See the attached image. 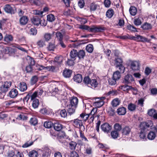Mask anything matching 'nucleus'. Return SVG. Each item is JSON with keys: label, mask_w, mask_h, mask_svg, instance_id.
Returning a JSON list of instances; mask_svg holds the SVG:
<instances>
[{"label": "nucleus", "mask_w": 157, "mask_h": 157, "mask_svg": "<svg viewBox=\"0 0 157 157\" xmlns=\"http://www.w3.org/2000/svg\"><path fill=\"white\" fill-rule=\"evenodd\" d=\"M131 39L134 40L143 42H150L151 40V39H148L146 37L140 35H136V36H132L131 37Z\"/></svg>", "instance_id": "1"}, {"label": "nucleus", "mask_w": 157, "mask_h": 157, "mask_svg": "<svg viewBox=\"0 0 157 157\" xmlns=\"http://www.w3.org/2000/svg\"><path fill=\"white\" fill-rule=\"evenodd\" d=\"M128 66L133 71H137L140 69V64L138 62L136 61H130Z\"/></svg>", "instance_id": "2"}, {"label": "nucleus", "mask_w": 157, "mask_h": 157, "mask_svg": "<svg viewBox=\"0 0 157 157\" xmlns=\"http://www.w3.org/2000/svg\"><path fill=\"white\" fill-rule=\"evenodd\" d=\"M82 121V120H79L78 119H75L74 120L73 124L75 127L79 128L80 130L84 131L85 127L83 125Z\"/></svg>", "instance_id": "3"}, {"label": "nucleus", "mask_w": 157, "mask_h": 157, "mask_svg": "<svg viewBox=\"0 0 157 157\" xmlns=\"http://www.w3.org/2000/svg\"><path fill=\"white\" fill-rule=\"evenodd\" d=\"M105 30V28L104 27L93 25L91 26L90 32L94 33L102 32Z\"/></svg>", "instance_id": "4"}, {"label": "nucleus", "mask_w": 157, "mask_h": 157, "mask_svg": "<svg viewBox=\"0 0 157 157\" xmlns=\"http://www.w3.org/2000/svg\"><path fill=\"white\" fill-rule=\"evenodd\" d=\"M11 85V82L10 81L6 82L1 87L0 90L2 93H6L7 92Z\"/></svg>", "instance_id": "5"}, {"label": "nucleus", "mask_w": 157, "mask_h": 157, "mask_svg": "<svg viewBox=\"0 0 157 157\" xmlns=\"http://www.w3.org/2000/svg\"><path fill=\"white\" fill-rule=\"evenodd\" d=\"M152 125V121H148L147 122H141L140 127V129H143L145 130L147 128L151 127Z\"/></svg>", "instance_id": "6"}, {"label": "nucleus", "mask_w": 157, "mask_h": 157, "mask_svg": "<svg viewBox=\"0 0 157 157\" xmlns=\"http://www.w3.org/2000/svg\"><path fill=\"white\" fill-rule=\"evenodd\" d=\"M101 128L102 131L107 133H109L112 129V126L107 123H105L102 124Z\"/></svg>", "instance_id": "7"}, {"label": "nucleus", "mask_w": 157, "mask_h": 157, "mask_svg": "<svg viewBox=\"0 0 157 157\" xmlns=\"http://www.w3.org/2000/svg\"><path fill=\"white\" fill-rule=\"evenodd\" d=\"M134 81V79L132 75L128 74L125 75L123 80V82L125 84H129Z\"/></svg>", "instance_id": "8"}, {"label": "nucleus", "mask_w": 157, "mask_h": 157, "mask_svg": "<svg viewBox=\"0 0 157 157\" xmlns=\"http://www.w3.org/2000/svg\"><path fill=\"white\" fill-rule=\"evenodd\" d=\"M31 21L33 24L37 26L39 25H42L41 23V19L37 16L33 17L31 18Z\"/></svg>", "instance_id": "9"}, {"label": "nucleus", "mask_w": 157, "mask_h": 157, "mask_svg": "<svg viewBox=\"0 0 157 157\" xmlns=\"http://www.w3.org/2000/svg\"><path fill=\"white\" fill-rule=\"evenodd\" d=\"M105 97H102L100 98L99 101H96L93 103V105L96 108H100L104 104L103 100L105 99Z\"/></svg>", "instance_id": "10"}, {"label": "nucleus", "mask_w": 157, "mask_h": 157, "mask_svg": "<svg viewBox=\"0 0 157 157\" xmlns=\"http://www.w3.org/2000/svg\"><path fill=\"white\" fill-rule=\"evenodd\" d=\"M37 93H36V91L34 92L30 96L29 94H28L24 98L23 100H26V101L28 102L30 98L31 101L33 100L34 99H36L35 98L37 97Z\"/></svg>", "instance_id": "11"}, {"label": "nucleus", "mask_w": 157, "mask_h": 157, "mask_svg": "<svg viewBox=\"0 0 157 157\" xmlns=\"http://www.w3.org/2000/svg\"><path fill=\"white\" fill-rule=\"evenodd\" d=\"M17 88L21 91L23 92L27 89V87L25 82H21L18 84Z\"/></svg>", "instance_id": "12"}, {"label": "nucleus", "mask_w": 157, "mask_h": 157, "mask_svg": "<svg viewBox=\"0 0 157 157\" xmlns=\"http://www.w3.org/2000/svg\"><path fill=\"white\" fill-rule=\"evenodd\" d=\"M77 107L71 105H67L66 107L67 109V110L68 113L70 115L73 114L75 112V108Z\"/></svg>", "instance_id": "13"}, {"label": "nucleus", "mask_w": 157, "mask_h": 157, "mask_svg": "<svg viewBox=\"0 0 157 157\" xmlns=\"http://www.w3.org/2000/svg\"><path fill=\"white\" fill-rule=\"evenodd\" d=\"M70 56L71 59L76 60L78 57V51L76 50L73 49L70 52Z\"/></svg>", "instance_id": "14"}, {"label": "nucleus", "mask_w": 157, "mask_h": 157, "mask_svg": "<svg viewBox=\"0 0 157 157\" xmlns=\"http://www.w3.org/2000/svg\"><path fill=\"white\" fill-rule=\"evenodd\" d=\"M18 92L17 90L13 88L9 92V94L10 97L12 98H15L17 95Z\"/></svg>", "instance_id": "15"}, {"label": "nucleus", "mask_w": 157, "mask_h": 157, "mask_svg": "<svg viewBox=\"0 0 157 157\" xmlns=\"http://www.w3.org/2000/svg\"><path fill=\"white\" fill-rule=\"evenodd\" d=\"M117 113L119 115H123L126 113V109L124 107H120L117 110Z\"/></svg>", "instance_id": "16"}, {"label": "nucleus", "mask_w": 157, "mask_h": 157, "mask_svg": "<svg viewBox=\"0 0 157 157\" xmlns=\"http://www.w3.org/2000/svg\"><path fill=\"white\" fill-rule=\"evenodd\" d=\"M141 131L139 134V137L141 140L145 141L147 140L146 132L145 130L140 129Z\"/></svg>", "instance_id": "17"}, {"label": "nucleus", "mask_w": 157, "mask_h": 157, "mask_svg": "<svg viewBox=\"0 0 157 157\" xmlns=\"http://www.w3.org/2000/svg\"><path fill=\"white\" fill-rule=\"evenodd\" d=\"M29 20L28 17L26 16H23L19 19L20 24L21 25H25L28 22Z\"/></svg>", "instance_id": "18"}, {"label": "nucleus", "mask_w": 157, "mask_h": 157, "mask_svg": "<svg viewBox=\"0 0 157 157\" xmlns=\"http://www.w3.org/2000/svg\"><path fill=\"white\" fill-rule=\"evenodd\" d=\"M53 125L54 129L57 131H60L63 128L62 125L59 122L54 123Z\"/></svg>", "instance_id": "19"}, {"label": "nucleus", "mask_w": 157, "mask_h": 157, "mask_svg": "<svg viewBox=\"0 0 157 157\" xmlns=\"http://www.w3.org/2000/svg\"><path fill=\"white\" fill-rule=\"evenodd\" d=\"M73 78L74 81L79 83L82 82V77L81 74H78L74 76Z\"/></svg>", "instance_id": "20"}, {"label": "nucleus", "mask_w": 157, "mask_h": 157, "mask_svg": "<svg viewBox=\"0 0 157 157\" xmlns=\"http://www.w3.org/2000/svg\"><path fill=\"white\" fill-rule=\"evenodd\" d=\"M78 102V99L76 97H73L70 100V103L69 105H72L77 107Z\"/></svg>", "instance_id": "21"}, {"label": "nucleus", "mask_w": 157, "mask_h": 157, "mask_svg": "<svg viewBox=\"0 0 157 157\" xmlns=\"http://www.w3.org/2000/svg\"><path fill=\"white\" fill-rule=\"evenodd\" d=\"M141 28L144 30H148L151 29L152 26L150 23L146 22L141 26Z\"/></svg>", "instance_id": "22"}, {"label": "nucleus", "mask_w": 157, "mask_h": 157, "mask_svg": "<svg viewBox=\"0 0 157 157\" xmlns=\"http://www.w3.org/2000/svg\"><path fill=\"white\" fill-rule=\"evenodd\" d=\"M131 131V128L128 126H125L122 130V133L123 135H127Z\"/></svg>", "instance_id": "23"}, {"label": "nucleus", "mask_w": 157, "mask_h": 157, "mask_svg": "<svg viewBox=\"0 0 157 157\" xmlns=\"http://www.w3.org/2000/svg\"><path fill=\"white\" fill-rule=\"evenodd\" d=\"M72 72L71 70L66 69L63 71V75L65 77L69 78L71 75Z\"/></svg>", "instance_id": "24"}, {"label": "nucleus", "mask_w": 157, "mask_h": 157, "mask_svg": "<svg viewBox=\"0 0 157 157\" xmlns=\"http://www.w3.org/2000/svg\"><path fill=\"white\" fill-rule=\"evenodd\" d=\"M98 85V83L96 79H92L90 81L89 86H91V87L95 88Z\"/></svg>", "instance_id": "25"}, {"label": "nucleus", "mask_w": 157, "mask_h": 157, "mask_svg": "<svg viewBox=\"0 0 157 157\" xmlns=\"http://www.w3.org/2000/svg\"><path fill=\"white\" fill-rule=\"evenodd\" d=\"M156 134L154 132L151 131L148 133L147 138L149 140H152L155 139L156 137Z\"/></svg>", "instance_id": "26"}, {"label": "nucleus", "mask_w": 157, "mask_h": 157, "mask_svg": "<svg viewBox=\"0 0 157 157\" xmlns=\"http://www.w3.org/2000/svg\"><path fill=\"white\" fill-rule=\"evenodd\" d=\"M63 61L62 57L61 56H57L55 58V64L56 65H60Z\"/></svg>", "instance_id": "27"}, {"label": "nucleus", "mask_w": 157, "mask_h": 157, "mask_svg": "<svg viewBox=\"0 0 157 157\" xmlns=\"http://www.w3.org/2000/svg\"><path fill=\"white\" fill-rule=\"evenodd\" d=\"M85 56V52L84 51L80 50L78 52V57L79 59H83Z\"/></svg>", "instance_id": "28"}, {"label": "nucleus", "mask_w": 157, "mask_h": 157, "mask_svg": "<svg viewBox=\"0 0 157 157\" xmlns=\"http://www.w3.org/2000/svg\"><path fill=\"white\" fill-rule=\"evenodd\" d=\"M90 116V114H86L85 113H82L80 115V117L82 120L86 121Z\"/></svg>", "instance_id": "29"}, {"label": "nucleus", "mask_w": 157, "mask_h": 157, "mask_svg": "<svg viewBox=\"0 0 157 157\" xmlns=\"http://www.w3.org/2000/svg\"><path fill=\"white\" fill-rule=\"evenodd\" d=\"M113 78L115 79L117 81L121 77V73L120 72H119V71H116L114 72L113 75Z\"/></svg>", "instance_id": "30"}, {"label": "nucleus", "mask_w": 157, "mask_h": 157, "mask_svg": "<svg viewBox=\"0 0 157 157\" xmlns=\"http://www.w3.org/2000/svg\"><path fill=\"white\" fill-rule=\"evenodd\" d=\"M13 40V36L10 35H6L4 37V41L7 43H9Z\"/></svg>", "instance_id": "31"}, {"label": "nucleus", "mask_w": 157, "mask_h": 157, "mask_svg": "<svg viewBox=\"0 0 157 157\" xmlns=\"http://www.w3.org/2000/svg\"><path fill=\"white\" fill-rule=\"evenodd\" d=\"M33 103L32 104V107L34 109L37 108L39 105V101L38 99H34L33 100Z\"/></svg>", "instance_id": "32"}, {"label": "nucleus", "mask_w": 157, "mask_h": 157, "mask_svg": "<svg viewBox=\"0 0 157 157\" xmlns=\"http://www.w3.org/2000/svg\"><path fill=\"white\" fill-rule=\"evenodd\" d=\"M111 135L113 138L115 139L119 136V132L114 130L111 132Z\"/></svg>", "instance_id": "33"}, {"label": "nucleus", "mask_w": 157, "mask_h": 157, "mask_svg": "<svg viewBox=\"0 0 157 157\" xmlns=\"http://www.w3.org/2000/svg\"><path fill=\"white\" fill-rule=\"evenodd\" d=\"M130 88H132L131 86H128L127 85H124L121 86L120 87V88L124 91H128L130 90Z\"/></svg>", "instance_id": "34"}, {"label": "nucleus", "mask_w": 157, "mask_h": 157, "mask_svg": "<svg viewBox=\"0 0 157 157\" xmlns=\"http://www.w3.org/2000/svg\"><path fill=\"white\" fill-rule=\"evenodd\" d=\"M29 157H37L38 153L35 150H32L30 151L29 154Z\"/></svg>", "instance_id": "35"}, {"label": "nucleus", "mask_w": 157, "mask_h": 157, "mask_svg": "<svg viewBox=\"0 0 157 157\" xmlns=\"http://www.w3.org/2000/svg\"><path fill=\"white\" fill-rule=\"evenodd\" d=\"M120 102L118 98H115L112 101V105L113 107H116L119 105Z\"/></svg>", "instance_id": "36"}, {"label": "nucleus", "mask_w": 157, "mask_h": 157, "mask_svg": "<svg viewBox=\"0 0 157 157\" xmlns=\"http://www.w3.org/2000/svg\"><path fill=\"white\" fill-rule=\"evenodd\" d=\"M86 49L87 52L89 53H92L94 50V47L92 44H89L86 47Z\"/></svg>", "instance_id": "37"}, {"label": "nucleus", "mask_w": 157, "mask_h": 157, "mask_svg": "<svg viewBox=\"0 0 157 157\" xmlns=\"http://www.w3.org/2000/svg\"><path fill=\"white\" fill-rule=\"evenodd\" d=\"M52 36V34L49 33H46L44 34V38L46 41H48L50 40Z\"/></svg>", "instance_id": "38"}, {"label": "nucleus", "mask_w": 157, "mask_h": 157, "mask_svg": "<svg viewBox=\"0 0 157 157\" xmlns=\"http://www.w3.org/2000/svg\"><path fill=\"white\" fill-rule=\"evenodd\" d=\"M70 149L72 150H75L76 146L77 145V143L74 141H71L69 144Z\"/></svg>", "instance_id": "39"}, {"label": "nucleus", "mask_w": 157, "mask_h": 157, "mask_svg": "<svg viewBox=\"0 0 157 157\" xmlns=\"http://www.w3.org/2000/svg\"><path fill=\"white\" fill-rule=\"evenodd\" d=\"M117 68H118L119 71H118L120 73H123L124 72L125 70V67L122 65H117L116 66Z\"/></svg>", "instance_id": "40"}, {"label": "nucleus", "mask_w": 157, "mask_h": 157, "mask_svg": "<svg viewBox=\"0 0 157 157\" xmlns=\"http://www.w3.org/2000/svg\"><path fill=\"white\" fill-rule=\"evenodd\" d=\"M114 130L119 132L121 129V125L118 123H116L114 125Z\"/></svg>", "instance_id": "41"}, {"label": "nucleus", "mask_w": 157, "mask_h": 157, "mask_svg": "<svg viewBox=\"0 0 157 157\" xmlns=\"http://www.w3.org/2000/svg\"><path fill=\"white\" fill-rule=\"evenodd\" d=\"M136 105L134 104L131 103L128 105V109L130 111H133L135 110Z\"/></svg>", "instance_id": "42"}, {"label": "nucleus", "mask_w": 157, "mask_h": 157, "mask_svg": "<svg viewBox=\"0 0 157 157\" xmlns=\"http://www.w3.org/2000/svg\"><path fill=\"white\" fill-rule=\"evenodd\" d=\"M117 81L115 79L113 78V77L112 78H109L108 80L109 84L111 86L115 85Z\"/></svg>", "instance_id": "43"}, {"label": "nucleus", "mask_w": 157, "mask_h": 157, "mask_svg": "<svg viewBox=\"0 0 157 157\" xmlns=\"http://www.w3.org/2000/svg\"><path fill=\"white\" fill-rule=\"evenodd\" d=\"M38 81V77L36 76H34L32 77L30 81V83L32 85L35 84Z\"/></svg>", "instance_id": "44"}, {"label": "nucleus", "mask_w": 157, "mask_h": 157, "mask_svg": "<svg viewBox=\"0 0 157 157\" xmlns=\"http://www.w3.org/2000/svg\"><path fill=\"white\" fill-rule=\"evenodd\" d=\"M53 123L51 121L45 122L44 124V126L46 128H50L53 126Z\"/></svg>", "instance_id": "45"}, {"label": "nucleus", "mask_w": 157, "mask_h": 157, "mask_svg": "<svg viewBox=\"0 0 157 157\" xmlns=\"http://www.w3.org/2000/svg\"><path fill=\"white\" fill-rule=\"evenodd\" d=\"M114 14L113 10H107L106 12V16L109 18H111Z\"/></svg>", "instance_id": "46"}, {"label": "nucleus", "mask_w": 157, "mask_h": 157, "mask_svg": "<svg viewBox=\"0 0 157 157\" xmlns=\"http://www.w3.org/2000/svg\"><path fill=\"white\" fill-rule=\"evenodd\" d=\"M115 65L116 66L117 65H122L123 60L121 58H117L115 59Z\"/></svg>", "instance_id": "47"}, {"label": "nucleus", "mask_w": 157, "mask_h": 157, "mask_svg": "<svg viewBox=\"0 0 157 157\" xmlns=\"http://www.w3.org/2000/svg\"><path fill=\"white\" fill-rule=\"evenodd\" d=\"M30 123L32 125H35L37 123V121L36 118L35 117L31 118L29 121Z\"/></svg>", "instance_id": "48"}, {"label": "nucleus", "mask_w": 157, "mask_h": 157, "mask_svg": "<svg viewBox=\"0 0 157 157\" xmlns=\"http://www.w3.org/2000/svg\"><path fill=\"white\" fill-rule=\"evenodd\" d=\"M47 19L48 21L50 22H52L55 20V18L53 15L50 14L47 15Z\"/></svg>", "instance_id": "49"}, {"label": "nucleus", "mask_w": 157, "mask_h": 157, "mask_svg": "<svg viewBox=\"0 0 157 157\" xmlns=\"http://www.w3.org/2000/svg\"><path fill=\"white\" fill-rule=\"evenodd\" d=\"M56 48L54 44L50 43L49 44V45L48 47L47 48L48 50L51 51H54V49Z\"/></svg>", "instance_id": "50"}, {"label": "nucleus", "mask_w": 157, "mask_h": 157, "mask_svg": "<svg viewBox=\"0 0 157 157\" xmlns=\"http://www.w3.org/2000/svg\"><path fill=\"white\" fill-rule=\"evenodd\" d=\"M99 9V6L94 3H92L90 6V10H96Z\"/></svg>", "instance_id": "51"}, {"label": "nucleus", "mask_w": 157, "mask_h": 157, "mask_svg": "<svg viewBox=\"0 0 157 157\" xmlns=\"http://www.w3.org/2000/svg\"><path fill=\"white\" fill-rule=\"evenodd\" d=\"M79 28L82 29H85L88 30L90 32V29L91 28V27L89 26L86 25H81L79 26Z\"/></svg>", "instance_id": "52"}, {"label": "nucleus", "mask_w": 157, "mask_h": 157, "mask_svg": "<svg viewBox=\"0 0 157 157\" xmlns=\"http://www.w3.org/2000/svg\"><path fill=\"white\" fill-rule=\"evenodd\" d=\"M15 102V101L12 100L5 101V104L6 106L9 107L12 105Z\"/></svg>", "instance_id": "53"}, {"label": "nucleus", "mask_w": 157, "mask_h": 157, "mask_svg": "<svg viewBox=\"0 0 157 157\" xmlns=\"http://www.w3.org/2000/svg\"><path fill=\"white\" fill-rule=\"evenodd\" d=\"M91 80L88 76H87L84 78L83 82L86 84L89 85Z\"/></svg>", "instance_id": "54"}, {"label": "nucleus", "mask_w": 157, "mask_h": 157, "mask_svg": "<svg viewBox=\"0 0 157 157\" xmlns=\"http://www.w3.org/2000/svg\"><path fill=\"white\" fill-rule=\"evenodd\" d=\"M118 92L116 90H112L109 92L107 94L108 95H110L113 96L115 95H116L117 94Z\"/></svg>", "instance_id": "55"}, {"label": "nucleus", "mask_w": 157, "mask_h": 157, "mask_svg": "<svg viewBox=\"0 0 157 157\" xmlns=\"http://www.w3.org/2000/svg\"><path fill=\"white\" fill-rule=\"evenodd\" d=\"M75 60H73V59H68L67 62V64L69 66H73L75 63L74 62V61Z\"/></svg>", "instance_id": "56"}, {"label": "nucleus", "mask_w": 157, "mask_h": 157, "mask_svg": "<svg viewBox=\"0 0 157 157\" xmlns=\"http://www.w3.org/2000/svg\"><path fill=\"white\" fill-rule=\"evenodd\" d=\"M56 36L59 40V41L63 40V36L62 34L60 32H57L56 34Z\"/></svg>", "instance_id": "57"}, {"label": "nucleus", "mask_w": 157, "mask_h": 157, "mask_svg": "<svg viewBox=\"0 0 157 157\" xmlns=\"http://www.w3.org/2000/svg\"><path fill=\"white\" fill-rule=\"evenodd\" d=\"M142 23L141 20L139 18H137L134 20V23L136 26L140 25Z\"/></svg>", "instance_id": "58"}, {"label": "nucleus", "mask_w": 157, "mask_h": 157, "mask_svg": "<svg viewBox=\"0 0 157 157\" xmlns=\"http://www.w3.org/2000/svg\"><path fill=\"white\" fill-rule=\"evenodd\" d=\"M78 5L80 8H83L85 5L84 0H79L78 2Z\"/></svg>", "instance_id": "59"}, {"label": "nucleus", "mask_w": 157, "mask_h": 157, "mask_svg": "<svg viewBox=\"0 0 157 157\" xmlns=\"http://www.w3.org/2000/svg\"><path fill=\"white\" fill-rule=\"evenodd\" d=\"M60 114L61 117H65L67 116V113L65 109L61 110L60 112Z\"/></svg>", "instance_id": "60"}, {"label": "nucleus", "mask_w": 157, "mask_h": 157, "mask_svg": "<svg viewBox=\"0 0 157 157\" xmlns=\"http://www.w3.org/2000/svg\"><path fill=\"white\" fill-rule=\"evenodd\" d=\"M37 67L38 68L37 69L39 71H41L43 70H48L50 68L48 67H45L40 65H38Z\"/></svg>", "instance_id": "61"}, {"label": "nucleus", "mask_w": 157, "mask_h": 157, "mask_svg": "<svg viewBox=\"0 0 157 157\" xmlns=\"http://www.w3.org/2000/svg\"><path fill=\"white\" fill-rule=\"evenodd\" d=\"M127 29L129 30L132 31L136 32L137 31L136 29L134 26L131 25H128L127 26Z\"/></svg>", "instance_id": "62"}, {"label": "nucleus", "mask_w": 157, "mask_h": 157, "mask_svg": "<svg viewBox=\"0 0 157 157\" xmlns=\"http://www.w3.org/2000/svg\"><path fill=\"white\" fill-rule=\"evenodd\" d=\"M44 41L42 40H40L38 41L37 43V44L38 46H39V47H42L44 45Z\"/></svg>", "instance_id": "63"}, {"label": "nucleus", "mask_w": 157, "mask_h": 157, "mask_svg": "<svg viewBox=\"0 0 157 157\" xmlns=\"http://www.w3.org/2000/svg\"><path fill=\"white\" fill-rule=\"evenodd\" d=\"M151 94L153 95H156L157 94V89L153 88L151 89Z\"/></svg>", "instance_id": "64"}]
</instances>
